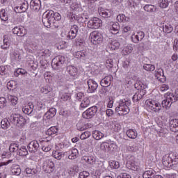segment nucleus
I'll return each mask as SVG.
<instances>
[{
    "mask_svg": "<svg viewBox=\"0 0 178 178\" xmlns=\"http://www.w3.org/2000/svg\"><path fill=\"white\" fill-rule=\"evenodd\" d=\"M162 163L165 168L170 169L178 165V154L172 152L167 154L163 156Z\"/></svg>",
    "mask_w": 178,
    "mask_h": 178,
    "instance_id": "nucleus-1",
    "label": "nucleus"
},
{
    "mask_svg": "<svg viewBox=\"0 0 178 178\" xmlns=\"http://www.w3.org/2000/svg\"><path fill=\"white\" fill-rule=\"evenodd\" d=\"M131 105V101L129 99H123L120 100L119 106L115 108V112L118 113L120 116H124L130 112L129 106Z\"/></svg>",
    "mask_w": 178,
    "mask_h": 178,
    "instance_id": "nucleus-2",
    "label": "nucleus"
},
{
    "mask_svg": "<svg viewBox=\"0 0 178 178\" xmlns=\"http://www.w3.org/2000/svg\"><path fill=\"white\" fill-rule=\"evenodd\" d=\"M127 167L131 170H134V172H141V168H140V162L138 160L131 154H128L127 156Z\"/></svg>",
    "mask_w": 178,
    "mask_h": 178,
    "instance_id": "nucleus-3",
    "label": "nucleus"
},
{
    "mask_svg": "<svg viewBox=\"0 0 178 178\" xmlns=\"http://www.w3.org/2000/svg\"><path fill=\"white\" fill-rule=\"evenodd\" d=\"M100 16H102V17H106V33L108 34V35H109V34H112V11H111V10H101L99 13Z\"/></svg>",
    "mask_w": 178,
    "mask_h": 178,
    "instance_id": "nucleus-4",
    "label": "nucleus"
},
{
    "mask_svg": "<svg viewBox=\"0 0 178 178\" xmlns=\"http://www.w3.org/2000/svg\"><path fill=\"white\" fill-rule=\"evenodd\" d=\"M10 121L17 127H23L26 124V120L20 114H12L10 116Z\"/></svg>",
    "mask_w": 178,
    "mask_h": 178,
    "instance_id": "nucleus-5",
    "label": "nucleus"
},
{
    "mask_svg": "<svg viewBox=\"0 0 178 178\" xmlns=\"http://www.w3.org/2000/svg\"><path fill=\"white\" fill-rule=\"evenodd\" d=\"M165 99L163 100L161 105L163 108L165 109H169L172 106V104L173 102H176L177 99H176V96L172 92H167L164 95Z\"/></svg>",
    "mask_w": 178,
    "mask_h": 178,
    "instance_id": "nucleus-6",
    "label": "nucleus"
},
{
    "mask_svg": "<svg viewBox=\"0 0 178 178\" xmlns=\"http://www.w3.org/2000/svg\"><path fill=\"white\" fill-rule=\"evenodd\" d=\"M66 63V57L57 56L51 61V67L54 70H59Z\"/></svg>",
    "mask_w": 178,
    "mask_h": 178,
    "instance_id": "nucleus-7",
    "label": "nucleus"
},
{
    "mask_svg": "<svg viewBox=\"0 0 178 178\" xmlns=\"http://www.w3.org/2000/svg\"><path fill=\"white\" fill-rule=\"evenodd\" d=\"M49 13L51 15L52 24H54L56 29L60 27L62 24V16L59 13H55L54 10H47Z\"/></svg>",
    "mask_w": 178,
    "mask_h": 178,
    "instance_id": "nucleus-8",
    "label": "nucleus"
},
{
    "mask_svg": "<svg viewBox=\"0 0 178 178\" xmlns=\"http://www.w3.org/2000/svg\"><path fill=\"white\" fill-rule=\"evenodd\" d=\"M97 112H98V107L92 106L83 113L82 117L83 119H92L97 115Z\"/></svg>",
    "mask_w": 178,
    "mask_h": 178,
    "instance_id": "nucleus-9",
    "label": "nucleus"
},
{
    "mask_svg": "<svg viewBox=\"0 0 178 178\" xmlns=\"http://www.w3.org/2000/svg\"><path fill=\"white\" fill-rule=\"evenodd\" d=\"M145 104L151 111H153V112H159V111L162 109L161 104L155 100L147 99L146 100Z\"/></svg>",
    "mask_w": 178,
    "mask_h": 178,
    "instance_id": "nucleus-10",
    "label": "nucleus"
},
{
    "mask_svg": "<svg viewBox=\"0 0 178 178\" xmlns=\"http://www.w3.org/2000/svg\"><path fill=\"white\" fill-rule=\"evenodd\" d=\"M87 26L88 29L97 30V29H99L100 26H102V20L98 17H92L88 22Z\"/></svg>",
    "mask_w": 178,
    "mask_h": 178,
    "instance_id": "nucleus-11",
    "label": "nucleus"
},
{
    "mask_svg": "<svg viewBox=\"0 0 178 178\" xmlns=\"http://www.w3.org/2000/svg\"><path fill=\"white\" fill-rule=\"evenodd\" d=\"M52 15L51 14L49 13V11H46L42 15V22L44 26V27H47V29H49L51 27V24H54L52 23Z\"/></svg>",
    "mask_w": 178,
    "mask_h": 178,
    "instance_id": "nucleus-12",
    "label": "nucleus"
},
{
    "mask_svg": "<svg viewBox=\"0 0 178 178\" xmlns=\"http://www.w3.org/2000/svg\"><path fill=\"white\" fill-rule=\"evenodd\" d=\"M100 84L102 87L104 88L106 94H111V92H112V89L109 87L111 84V76H106L104 79H102Z\"/></svg>",
    "mask_w": 178,
    "mask_h": 178,
    "instance_id": "nucleus-13",
    "label": "nucleus"
},
{
    "mask_svg": "<svg viewBox=\"0 0 178 178\" xmlns=\"http://www.w3.org/2000/svg\"><path fill=\"white\" fill-rule=\"evenodd\" d=\"M90 38L91 42H92L94 45H97L102 42V35L97 31L92 32L90 35Z\"/></svg>",
    "mask_w": 178,
    "mask_h": 178,
    "instance_id": "nucleus-14",
    "label": "nucleus"
},
{
    "mask_svg": "<svg viewBox=\"0 0 178 178\" xmlns=\"http://www.w3.org/2000/svg\"><path fill=\"white\" fill-rule=\"evenodd\" d=\"M42 169L45 173H52L55 170V164L54 162L47 160L43 163Z\"/></svg>",
    "mask_w": 178,
    "mask_h": 178,
    "instance_id": "nucleus-15",
    "label": "nucleus"
},
{
    "mask_svg": "<svg viewBox=\"0 0 178 178\" xmlns=\"http://www.w3.org/2000/svg\"><path fill=\"white\" fill-rule=\"evenodd\" d=\"M77 33H79V26L74 24L71 26L70 31L68 32L67 38L68 40H74L77 37Z\"/></svg>",
    "mask_w": 178,
    "mask_h": 178,
    "instance_id": "nucleus-16",
    "label": "nucleus"
},
{
    "mask_svg": "<svg viewBox=\"0 0 178 178\" xmlns=\"http://www.w3.org/2000/svg\"><path fill=\"white\" fill-rule=\"evenodd\" d=\"M28 148L29 152L35 154V152H37V151H38V148H40V143H38V141L37 140H32L28 145Z\"/></svg>",
    "mask_w": 178,
    "mask_h": 178,
    "instance_id": "nucleus-17",
    "label": "nucleus"
},
{
    "mask_svg": "<svg viewBox=\"0 0 178 178\" xmlns=\"http://www.w3.org/2000/svg\"><path fill=\"white\" fill-rule=\"evenodd\" d=\"M154 76L159 81H166V77L165 76V73L162 68H157L155 71Z\"/></svg>",
    "mask_w": 178,
    "mask_h": 178,
    "instance_id": "nucleus-18",
    "label": "nucleus"
},
{
    "mask_svg": "<svg viewBox=\"0 0 178 178\" xmlns=\"http://www.w3.org/2000/svg\"><path fill=\"white\" fill-rule=\"evenodd\" d=\"M144 37H145V34H144V32L139 31L136 33L132 34L131 39L133 42L137 44L139 41H141V40H143Z\"/></svg>",
    "mask_w": 178,
    "mask_h": 178,
    "instance_id": "nucleus-19",
    "label": "nucleus"
},
{
    "mask_svg": "<svg viewBox=\"0 0 178 178\" xmlns=\"http://www.w3.org/2000/svg\"><path fill=\"white\" fill-rule=\"evenodd\" d=\"M87 84L88 86V92H95L97 88H98V83H97L95 81L92 79L88 80Z\"/></svg>",
    "mask_w": 178,
    "mask_h": 178,
    "instance_id": "nucleus-20",
    "label": "nucleus"
},
{
    "mask_svg": "<svg viewBox=\"0 0 178 178\" xmlns=\"http://www.w3.org/2000/svg\"><path fill=\"white\" fill-rule=\"evenodd\" d=\"M13 34H16L18 37H24L26 35V29L23 27L15 26L13 29Z\"/></svg>",
    "mask_w": 178,
    "mask_h": 178,
    "instance_id": "nucleus-21",
    "label": "nucleus"
},
{
    "mask_svg": "<svg viewBox=\"0 0 178 178\" xmlns=\"http://www.w3.org/2000/svg\"><path fill=\"white\" fill-rule=\"evenodd\" d=\"M67 152V154H65V156H67L68 159L73 160L79 157V150L76 148L72 149L69 152Z\"/></svg>",
    "mask_w": 178,
    "mask_h": 178,
    "instance_id": "nucleus-22",
    "label": "nucleus"
},
{
    "mask_svg": "<svg viewBox=\"0 0 178 178\" xmlns=\"http://www.w3.org/2000/svg\"><path fill=\"white\" fill-rule=\"evenodd\" d=\"M30 6L32 10L38 12L41 9V0H31Z\"/></svg>",
    "mask_w": 178,
    "mask_h": 178,
    "instance_id": "nucleus-23",
    "label": "nucleus"
},
{
    "mask_svg": "<svg viewBox=\"0 0 178 178\" xmlns=\"http://www.w3.org/2000/svg\"><path fill=\"white\" fill-rule=\"evenodd\" d=\"M66 70L71 77H77V74H79V70H77V67L73 65H68Z\"/></svg>",
    "mask_w": 178,
    "mask_h": 178,
    "instance_id": "nucleus-24",
    "label": "nucleus"
},
{
    "mask_svg": "<svg viewBox=\"0 0 178 178\" xmlns=\"http://www.w3.org/2000/svg\"><path fill=\"white\" fill-rule=\"evenodd\" d=\"M56 115V108H51L47 112H46L43 116L44 119H52Z\"/></svg>",
    "mask_w": 178,
    "mask_h": 178,
    "instance_id": "nucleus-25",
    "label": "nucleus"
},
{
    "mask_svg": "<svg viewBox=\"0 0 178 178\" xmlns=\"http://www.w3.org/2000/svg\"><path fill=\"white\" fill-rule=\"evenodd\" d=\"M170 129L174 133L178 131V119H172L170 120Z\"/></svg>",
    "mask_w": 178,
    "mask_h": 178,
    "instance_id": "nucleus-26",
    "label": "nucleus"
},
{
    "mask_svg": "<svg viewBox=\"0 0 178 178\" xmlns=\"http://www.w3.org/2000/svg\"><path fill=\"white\" fill-rule=\"evenodd\" d=\"M134 88L139 91H146L145 88H148V86L144 84V83L141 82V81H138L134 84Z\"/></svg>",
    "mask_w": 178,
    "mask_h": 178,
    "instance_id": "nucleus-27",
    "label": "nucleus"
},
{
    "mask_svg": "<svg viewBox=\"0 0 178 178\" xmlns=\"http://www.w3.org/2000/svg\"><path fill=\"white\" fill-rule=\"evenodd\" d=\"M90 104H91V102L88 97L83 98L80 104V111H84L86 108H88V106H90Z\"/></svg>",
    "mask_w": 178,
    "mask_h": 178,
    "instance_id": "nucleus-28",
    "label": "nucleus"
},
{
    "mask_svg": "<svg viewBox=\"0 0 178 178\" xmlns=\"http://www.w3.org/2000/svg\"><path fill=\"white\" fill-rule=\"evenodd\" d=\"M11 173L15 175V176H19L20 173H22V169L20 168V165L13 164L11 166Z\"/></svg>",
    "mask_w": 178,
    "mask_h": 178,
    "instance_id": "nucleus-29",
    "label": "nucleus"
},
{
    "mask_svg": "<svg viewBox=\"0 0 178 178\" xmlns=\"http://www.w3.org/2000/svg\"><path fill=\"white\" fill-rule=\"evenodd\" d=\"M17 154L19 156H26V155H29V151H27L26 146H19Z\"/></svg>",
    "mask_w": 178,
    "mask_h": 178,
    "instance_id": "nucleus-30",
    "label": "nucleus"
},
{
    "mask_svg": "<svg viewBox=\"0 0 178 178\" xmlns=\"http://www.w3.org/2000/svg\"><path fill=\"white\" fill-rule=\"evenodd\" d=\"M133 52V44H129L124 47L122 51V55H130Z\"/></svg>",
    "mask_w": 178,
    "mask_h": 178,
    "instance_id": "nucleus-31",
    "label": "nucleus"
},
{
    "mask_svg": "<svg viewBox=\"0 0 178 178\" xmlns=\"http://www.w3.org/2000/svg\"><path fill=\"white\" fill-rule=\"evenodd\" d=\"M146 92L147 91L143 90L140 91L138 93H136L132 97L134 102H137L140 101V99H141V98H143V97L145 95Z\"/></svg>",
    "mask_w": 178,
    "mask_h": 178,
    "instance_id": "nucleus-32",
    "label": "nucleus"
},
{
    "mask_svg": "<svg viewBox=\"0 0 178 178\" xmlns=\"http://www.w3.org/2000/svg\"><path fill=\"white\" fill-rule=\"evenodd\" d=\"M95 160L94 156H84L82 157V161H85L88 165H94V163H95Z\"/></svg>",
    "mask_w": 178,
    "mask_h": 178,
    "instance_id": "nucleus-33",
    "label": "nucleus"
},
{
    "mask_svg": "<svg viewBox=\"0 0 178 178\" xmlns=\"http://www.w3.org/2000/svg\"><path fill=\"white\" fill-rule=\"evenodd\" d=\"M143 9L144 10H145V12H149V13H154V12H155L156 9H158V7H156V6H154V5L146 4L143 7Z\"/></svg>",
    "mask_w": 178,
    "mask_h": 178,
    "instance_id": "nucleus-34",
    "label": "nucleus"
},
{
    "mask_svg": "<svg viewBox=\"0 0 178 178\" xmlns=\"http://www.w3.org/2000/svg\"><path fill=\"white\" fill-rule=\"evenodd\" d=\"M15 9H19V10H18V13H22L23 12H26V10H27L29 9V2H27V1L23 2L21 4L20 7L17 6V7H15Z\"/></svg>",
    "mask_w": 178,
    "mask_h": 178,
    "instance_id": "nucleus-35",
    "label": "nucleus"
},
{
    "mask_svg": "<svg viewBox=\"0 0 178 178\" xmlns=\"http://www.w3.org/2000/svg\"><path fill=\"white\" fill-rule=\"evenodd\" d=\"M7 98L13 106H15V105H17V102L19 101V98L17 97L8 95Z\"/></svg>",
    "mask_w": 178,
    "mask_h": 178,
    "instance_id": "nucleus-36",
    "label": "nucleus"
},
{
    "mask_svg": "<svg viewBox=\"0 0 178 178\" xmlns=\"http://www.w3.org/2000/svg\"><path fill=\"white\" fill-rule=\"evenodd\" d=\"M1 127L3 129V130H7V129H9L10 127V122H9V120L8 118H4L1 121Z\"/></svg>",
    "mask_w": 178,
    "mask_h": 178,
    "instance_id": "nucleus-37",
    "label": "nucleus"
},
{
    "mask_svg": "<svg viewBox=\"0 0 178 178\" xmlns=\"http://www.w3.org/2000/svg\"><path fill=\"white\" fill-rule=\"evenodd\" d=\"M127 136L129 137V138H132V140H135V138H137V131L136 129H129L127 131Z\"/></svg>",
    "mask_w": 178,
    "mask_h": 178,
    "instance_id": "nucleus-38",
    "label": "nucleus"
},
{
    "mask_svg": "<svg viewBox=\"0 0 178 178\" xmlns=\"http://www.w3.org/2000/svg\"><path fill=\"white\" fill-rule=\"evenodd\" d=\"M75 58L77 59H83L86 60L87 59V52L84 51H79L75 53Z\"/></svg>",
    "mask_w": 178,
    "mask_h": 178,
    "instance_id": "nucleus-39",
    "label": "nucleus"
},
{
    "mask_svg": "<svg viewBox=\"0 0 178 178\" xmlns=\"http://www.w3.org/2000/svg\"><path fill=\"white\" fill-rule=\"evenodd\" d=\"M66 154H67V152H59L58 151H55L53 153L52 156H54L55 159H57L58 161H60V159H62L63 156H66Z\"/></svg>",
    "mask_w": 178,
    "mask_h": 178,
    "instance_id": "nucleus-40",
    "label": "nucleus"
},
{
    "mask_svg": "<svg viewBox=\"0 0 178 178\" xmlns=\"http://www.w3.org/2000/svg\"><path fill=\"white\" fill-rule=\"evenodd\" d=\"M10 47V42H9V38L8 35H5L3 36V44L1 45L2 49H8Z\"/></svg>",
    "mask_w": 178,
    "mask_h": 178,
    "instance_id": "nucleus-41",
    "label": "nucleus"
},
{
    "mask_svg": "<svg viewBox=\"0 0 178 178\" xmlns=\"http://www.w3.org/2000/svg\"><path fill=\"white\" fill-rule=\"evenodd\" d=\"M92 134L95 140H101V138H104V134L99 131H93Z\"/></svg>",
    "mask_w": 178,
    "mask_h": 178,
    "instance_id": "nucleus-42",
    "label": "nucleus"
},
{
    "mask_svg": "<svg viewBox=\"0 0 178 178\" xmlns=\"http://www.w3.org/2000/svg\"><path fill=\"white\" fill-rule=\"evenodd\" d=\"M19 144L17 143H10V146H9V151L10 152H18L19 151Z\"/></svg>",
    "mask_w": 178,
    "mask_h": 178,
    "instance_id": "nucleus-43",
    "label": "nucleus"
},
{
    "mask_svg": "<svg viewBox=\"0 0 178 178\" xmlns=\"http://www.w3.org/2000/svg\"><path fill=\"white\" fill-rule=\"evenodd\" d=\"M58 127H51L48 129L46 131V134L47 136H54V134H56L58 133Z\"/></svg>",
    "mask_w": 178,
    "mask_h": 178,
    "instance_id": "nucleus-44",
    "label": "nucleus"
},
{
    "mask_svg": "<svg viewBox=\"0 0 178 178\" xmlns=\"http://www.w3.org/2000/svg\"><path fill=\"white\" fill-rule=\"evenodd\" d=\"M154 173H155V172L154 171L153 169H149L144 172V173L143 174V177L151 178L153 176Z\"/></svg>",
    "mask_w": 178,
    "mask_h": 178,
    "instance_id": "nucleus-45",
    "label": "nucleus"
},
{
    "mask_svg": "<svg viewBox=\"0 0 178 178\" xmlns=\"http://www.w3.org/2000/svg\"><path fill=\"white\" fill-rule=\"evenodd\" d=\"M19 74H22V76H24V74H27V71L22 68H18L14 72V76L15 77H19Z\"/></svg>",
    "mask_w": 178,
    "mask_h": 178,
    "instance_id": "nucleus-46",
    "label": "nucleus"
},
{
    "mask_svg": "<svg viewBox=\"0 0 178 178\" xmlns=\"http://www.w3.org/2000/svg\"><path fill=\"white\" fill-rule=\"evenodd\" d=\"M112 30L114 33L112 34H119V31L120 30V26H119V22H115L112 25Z\"/></svg>",
    "mask_w": 178,
    "mask_h": 178,
    "instance_id": "nucleus-47",
    "label": "nucleus"
},
{
    "mask_svg": "<svg viewBox=\"0 0 178 178\" xmlns=\"http://www.w3.org/2000/svg\"><path fill=\"white\" fill-rule=\"evenodd\" d=\"M77 130H79V131H83L87 129V127H91V125L90 124H87L86 125H83L81 122H79L76 124Z\"/></svg>",
    "mask_w": 178,
    "mask_h": 178,
    "instance_id": "nucleus-48",
    "label": "nucleus"
},
{
    "mask_svg": "<svg viewBox=\"0 0 178 178\" xmlns=\"http://www.w3.org/2000/svg\"><path fill=\"white\" fill-rule=\"evenodd\" d=\"M143 69L146 70V72H154V70H155V65L152 64H144Z\"/></svg>",
    "mask_w": 178,
    "mask_h": 178,
    "instance_id": "nucleus-49",
    "label": "nucleus"
},
{
    "mask_svg": "<svg viewBox=\"0 0 178 178\" xmlns=\"http://www.w3.org/2000/svg\"><path fill=\"white\" fill-rule=\"evenodd\" d=\"M159 6L162 8V9H166V8L169 6V0H160Z\"/></svg>",
    "mask_w": 178,
    "mask_h": 178,
    "instance_id": "nucleus-50",
    "label": "nucleus"
},
{
    "mask_svg": "<svg viewBox=\"0 0 178 178\" xmlns=\"http://www.w3.org/2000/svg\"><path fill=\"white\" fill-rule=\"evenodd\" d=\"M163 31L164 33H167V34H169L173 31V26L170 24L165 25V26H163Z\"/></svg>",
    "mask_w": 178,
    "mask_h": 178,
    "instance_id": "nucleus-51",
    "label": "nucleus"
},
{
    "mask_svg": "<svg viewBox=\"0 0 178 178\" xmlns=\"http://www.w3.org/2000/svg\"><path fill=\"white\" fill-rule=\"evenodd\" d=\"M62 101H69L70 99V95L69 93L63 92L60 95Z\"/></svg>",
    "mask_w": 178,
    "mask_h": 178,
    "instance_id": "nucleus-52",
    "label": "nucleus"
},
{
    "mask_svg": "<svg viewBox=\"0 0 178 178\" xmlns=\"http://www.w3.org/2000/svg\"><path fill=\"white\" fill-rule=\"evenodd\" d=\"M117 20H118V22H129V17H126L124 15H119L117 16Z\"/></svg>",
    "mask_w": 178,
    "mask_h": 178,
    "instance_id": "nucleus-53",
    "label": "nucleus"
},
{
    "mask_svg": "<svg viewBox=\"0 0 178 178\" xmlns=\"http://www.w3.org/2000/svg\"><path fill=\"white\" fill-rule=\"evenodd\" d=\"M0 18L3 22H6L8 21V19H9L8 15L5 13V10H1L0 12Z\"/></svg>",
    "mask_w": 178,
    "mask_h": 178,
    "instance_id": "nucleus-54",
    "label": "nucleus"
},
{
    "mask_svg": "<svg viewBox=\"0 0 178 178\" xmlns=\"http://www.w3.org/2000/svg\"><path fill=\"white\" fill-rule=\"evenodd\" d=\"M8 101H6V98L1 97H0V108L2 109L6 106V104Z\"/></svg>",
    "mask_w": 178,
    "mask_h": 178,
    "instance_id": "nucleus-55",
    "label": "nucleus"
},
{
    "mask_svg": "<svg viewBox=\"0 0 178 178\" xmlns=\"http://www.w3.org/2000/svg\"><path fill=\"white\" fill-rule=\"evenodd\" d=\"M25 172L26 173V175H36L37 174V170L36 169H31L30 168H26L25 169Z\"/></svg>",
    "mask_w": 178,
    "mask_h": 178,
    "instance_id": "nucleus-56",
    "label": "nucleus"
},
{
    "mask_svg": "<svg viewBox=\"0 0 178 178\" xmlns=\"http://www.w3.org/2000/svg\"><path fill=\"white\" fill-rule=\"evenodd\" d=\"M91 136V132L85 131L81 135V140H86Z\"/></svg>",
    "mask_w": 178,
    "mask_h": 178,
    "instance_id": "nucleus-57",
    "label": "nucleus"
},
{
    "mask_svg": "<svg viewBox=\"0 0 178 178\" xmlns=\"http://www.w3.org/2000/svg\"><path fill=\"white\" fill-rule=\"evenodd\" d=\"M113 129L114 131H120V129H122V126H120V123H118L117 122H115L113 123Z\"/></svg>",
    "mask_w": 178,
    "mask_h": 178,
    "instance_id": "nucleus-58",
    "label": "nucleus"
},
{
    "mask_svg": "<svg viewBox=\"0 0 178 178\" xmlns=\"http://www.w3.org/2000/svg\"><path fill=\"white\" fill-rule=\"evenodd\" d=\"M8 73V66H0V74L5 76Z\"/></svg>",
    "mask_w": 178,
    "mask_h": 178,
    "instance_id": "nucleus-59",
    "label": "nucleus"
},
{
    "mask_svg": "<svg viewBox=\"0 0 178 178\" xmlns=\"http://www.w3.org/2000/svg\"><path fill=\"white\" fill-rule=\"evenodd\" d=\"M22 111L24 113H25L26 115H31L33 113V111H31V108H29V106H25L22 108Z\"/></svg>",
    "mask_w": 178,
    "mask_h": 178,
    "instance_id": "nucleus-60",
    "label": "nucleus"
},
{
    "mask_svg": "<svg viewBox=\"0 0 178 178\" xmlns=\"http://www.w3.org/2000/svg\"><path fill=\"white\" fill-rule=\"evenodd\" d=\"M13 59H15V60H20L22 59V56L19 53L13 52L12 55Z\"/></svg>",
    "mask_w": 178,
    "mask_h": 178,
    "instance_id": "nucleus-61",
    "label": "nucleus"
},
{
    "mask_svg": "<svg viewBox=\"0 0 178 178\" xmlns=\"http://www.w3.org/2000/svg\"><path fill=\"white\" fill-rule=\"evenodd\" d=\"M51 56V51L49 49L44 50L40 52V56H42V58H45V56Z\"/></svg>",
    "mask_w": 178,
    "mask_h": 178,
    "instance_id": "nucleus-62",
    "label": "nucleus"
},
{
    "mask_svg": "<svg viewBox=\"0 0 178 178\" xmlns=\"http://www.w3.org/2000/svg\"><path fill=\"white\" fill-rule=\"evenodd\" d=\"M15 83L14 81H10L7 83V88L10 90H12V88H15Z\"/></svg>",
    "mask_w": 178,
    "mask_h": 178,
    "instance_id": "nucleus-63",
    "label": "nucleus"
},
{
    "mask_svg": "<svg viewBox=\"0 0 178 178\" xmlns=\"http://www.w3.org/2000/svg\"><path fill=\"white\" fill-rule=\"evenodd\" d=\"M117 178H131V177L127 173H121Z\"/></svg>",
    "mask_w": 178,
    "mask_h": 178,
    "instance_id": "nucleus-64",
    "label": "nucleus"
}]
</instances>
